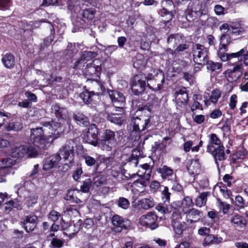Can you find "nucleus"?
I'll return each mask as SVG.
<instances>
[{
    "label": "nucleus",
    "mask_w": 248,
    "mask_h": 248,
    "mask_svg": "<svg viewBox=\"0 0 248 248\" xmlns=\"http://www.w3.org/2000/svg\"><path fill=\"white\" fill-rule=\"evenodd\" d=\"M141 110H137L134 114L130 120L129 124L127 125V130L131 133L139 134L144 131L148 125L150 119L143 115H140Z\"/></svg>",
    "instance_id": "nucleus-1"
},
{
    "label": "nucleus",
    "mask_w": 248,
    "mask_h": 248,
    "mask_svg": "<svg viewBox=\"0 0 248 248\" xmlns=\"http://www.w3.org/2000/svg\"><path fill=\"white\" fill-rule=\"evenodd\" d=\"M147 82V86L152 90L156 91L162 88L164 82V74L155 69H153L145 77Z\"/></svg>",
    "instance_id": "nucleus-2"
},
{
    "label": "nucleus",
    "mask_w": 248,
    "mask_h": 248,
    "mask_svg": "<svg viewBox=\"0 0 248 248\" xmlns=\"http://www.w3.org/2000/svg\"><path fill=\"white\" fill-rule=\"evenodd\" d=\"M46 128L42 127L31 129V130L30 140L40 149H45L50 145V141L47 139V136H44V132Z\"/></svg>",
    "instance_id": "nucleus-3"
},
{
    "label": "nucleus",
    "mask_w": 248,
    "mask_h": 248,
    "mask_svg": "<svg viewBox=\"0 0 248 248\" xmlns=\"http://www.w3.org/2000/svg\"><path fill=\"white\" fill-rule=\"evenodd\" d=\"M193 61L197 64L203 66L209 60L208 49L203 45L196 44L192 48Z\"/></svg>",
    "instance_id": "nucleus-4"
},
{
    "label": "nucleus",
    "mask_w": 248,
    "mask_h": 248,
    "mask_svg": "<svg viewBox=\"0 0 248 248\" xmlns=\"http://www.w3.org/2000/svg\"><path fill=\"white\" fill-rule=\"evenodd\" d=\"M229 35L225 33L223 34L220 38V44L221 45L222 47L220 48V50L218 52V56L221 60L223 62L231 61L232 58H237L238 60H239V58L245 52V50L244 49H242L237 52L232 53L231 54L222 52L221 51V49L222 48L226 49L227 46L229 45L230 42L229 40Z\"/></svg>",
    "instance_id": "nucleus-5"
},
{
    "label": "nucleus",
    "mask_w": 248,
    "mask_h": 248,
    "mask_svg": "<svg viewBox=\"0 0 248 248\" xmlns=\"http://www.w3.org/2000/svg\"><path fill=\"white\" fill-rule=\"evenodd\" d=\"M37 155L36 149L30 144L24 145L13 148L11 155L14 158L32 157Z\"/></svg>",
    "instance_id": "nucleus-6"
},
{
    "label": "nucleus",
    "mask_w": 248,
    "mask_h": 248,
    "mask_svg": "<svg viewBox=\"0 0 248 248\" xmlns=\"http://www.w3.org/2000/svg\"><path fill=\"white\" fill-rule=\"evenodd\" d=\"M113 112H109L108 108L105 109V114L107 115V119L110 122L116 124L121 125L124 124L126 121V116L123 113V109L122 107L113 108Z\"/></svg>",
    "instance_id": "nucleus-7"
},
{
    "label": "nucleus",
    "mask_w": 248,
    "mask_h": 248,
    "mask_svg": "<svg viewBox=\"0 0 248 248\" xmlns=\"http://www.w3.org/2000/svg\"><path fill=\"white\" fill-rule=\"evenodd\" d=\"M115 133L110 129H106L104 135L99 140L98 146L103 150L110 151L116 144Z\"/></svg>",
    "instance_id": "nucleus-8"
},
{
    "label": "nucleus",
    "mask_w": 248,
    "mask_h": 248,
    "mask_svg": "<svg viewBox=\"0 0 248 248\" xmlns=\"http://www.w3.org/2000/svg\"><path fill=\"white\" fill-rule=\"evenodd\" d=\"M208 11L205 8H203L199 0H195L190 1L188 5L186 10L187 16L189 17L193 16V14H195L196 17H200L202 16H205L207 14Z\"/></svg>",
    "instance_id": "nucleus-9"
},
{
    "label": "nucleus",
    "mask_w": 248,
    "mask_h": 248,
    "mask_svg": "<svg viewBox=\"0 0 248 248\" xmlns=\"http://www.w3.org/2000/svg\"><path fill=\"white\" fill-rule=\"evenodd\" d=\"M43 126L49 129L51 132V134L47 136V139L50 141V144L55 140L60 137L62 133L61 124L60 123L51 121V122H46Z\"/></svg>",
    "instance_id": "nucleus-10"
},
{
    "label": "nucleus",
    "mask_w": 248,
    "mask_h": 248,
    "mask_svg": "<svg viewBox=\"0 0 248 248\" xmlns=\"http://www.w3.org/2000/svg\"><path fill=\"white\" fill-rule=\"evenodd\" d=\"M74 154V144L71 140H68L59 150L55 155H58L61 160L64 161L72 158Z\"/></svg>",
    "instance_id": "nucleus-11"
},
{
    "label": "nucleus",
    "mask_w": 248,
    "mask_h": 248,
    "mask_svg": "<svg viewBox=\"0 0 248 248\" xmlns=\"http://www.w3.org/2000/svg\"><path fill=\"white\" fill-rule=\"evenodd\" d=\"M157 216L154 212H150L142 216L140 219V224L151 230L156 229L158 225L156 223Z\"/></svg>",
    "instance_id": "nucleus-12"
},
{
    "label": "nucleus",
    "mask_w": 248,
    "mask_h": 248,
    "mask_svg": "<svg viewBox=\"0 0 248 248\" xmlns=\"http://www.w3.org/2000/svg\"><path fill=\"white\" fill-rule=\"evenodd\" d=\"M38 217L36 216L31 214L24 216L21 218L22 227L27 232H32L36 227Z\"/></svg>",
    "instance_id": "nucleus-13"
},
{
    "label": "nucleus",
    "mask_w": 248,
    "mask_h": 248,
    "mask_svg": "<svg viewBox=\"0 0 248 248\" xmlns=\"http://www.w3.org/2000/svg\"><path fill=\"white\" fill-rule=\"evenodd\" d=\"M146 87V79L136 76L131 83V90L135 95H139L142 93Z\"/></svg>",
    "instance_id": "nucleus-14"
},
{
    "label": "nucleus",
    "mask_w": 248,
    "mask_h": 248,
    "mask_svg": "<svg viewBox=\"0 0 248 248\" xmlns=\"http://www.w3.org/2000/svg\"><path fill=\"white\" fill-rule=\"evenodd\" d=\"M98 130L96 125L92 124L88 128L85 137L86 141L94 146H97L99 141L98 140Z\"/></svg>",
    "instance_id": "nucleus-15"
},
{
    "label": "nucleus",
    "mask_w": 248,
    "mask_h": 248,
    "mask_svg": "<svg viewBox=\"0 0 248 248\" xmlns=\"http://www.w3.org/2000/svg\"><path fill=\"white\" fill-rule=\"evenodd\" d=\"M217 148L214 149L208 152L211 154L215 159V163L218 168V161H222L227 158L225 154V147L223 145L217 146Z\"/></svg>",
    "instance_id": "nucleus-16"
},
{
    "label": "nucleus",
    "mask_w": 248,
    "mask_h": 248,
    "mask_svg": "<svg viewBox=\"0 0 248 248\" xmlns=\"http://www.w3.org/2000/svg\"><path fill=\"white\" fill-rule=\"evenodd\" d=\"M176 103L180 107H183L186 105L188 96L185 88L176 91L174 93Z\"/></svg>",
    "instance_id": "nucleus-17"
},
{
    "label": "nucleus",
    "mask_w": 248,
    "mask_h": 248,
    "mask_svg": "<svg viewBox=\"0 0 248 248\" xmlns=\"http://www.w3.org/2000/svg\"><path fill=\"white\" fill-rule=\"evenodd\" d=\"M185 213L186 214V220L189 223L197 222L201 217V212L195 208L188 209L185 211Z\"/></svg>",
    "instance_id": "nucleus-18"
},
{
    "label": "nucleus",
    "mask_w": 248,
    "mask_h": 248,
    "mask_svg": "<svg viewBox=\"0 0 248 248\" xmlns=\"http://www.w3.org/2000/svg\"><path fill=\"white\" fill-rule=\"evenodd\" d=\"M112 224L116 226L127 230L130 227L131 222L128 219H124L118 215H114L112 217Z\"/></svg>",
    "instance_id": "nucleus-19"
},
{
    "label": "nucleus",
    "mask_w": 248,
    "mask_h": 248,
    "mask_svg": "<svg viewBox=\"0 0 248 248\" xmlns=\"http://www.w3.org/2000/svg\"><path fill=\"white\" fill-rule=\"evenodd\" d=\"M108 92L114 105H122L124 102L125 97L121 93L114 90H108Z\"/></svg>",
    "instance_id": "nucleus-20"
},
{
    "label": "nucleus",
    "mask_w": 248,
    "mask_h": 248,
    "mask_svg": "<svg viewBox=\"0 0 248 248\" xmlns=\"http://www.w3.org/2000/svg\"><path fill=\"white\" fill-rule=\"evenodd\" d=\"M141 170H140L141 174H139L141 179L139 181L140 184L145 185L150 178L151 170L150 166L147 164L141 165Z\"/></svg>",
    "instance_id": "nucleus-21"
},
{
    "label": "nucleus",
    "mask_w": 248,
    "mask_h": 248,
    "mask_svg": "<svg viewBox=\"0 0 248 248\" xmlns=\"http://www.w3.org/2000/svg\"><path fill=\"white\" fill-rule=\"evenodd\" d=\"M209 140L207 146V151H210L217 148V146H222L223 143L216 134L212 133L208 136Z\"/></svg>",
    "instance_id": "nucleus-22"
},
{
    "label": "nucleus",
    "mask_w": 248,
    "mask_h": 248,
    "mask_svg": "<svg viewBox=\"0 0 248 248\" xmlns=\"http://www.w3.org/2000/svg\"><path fill=\"white\" fill-rule=\"evenodd\" d=\"M61 160V158L58 155H52L46 160L43 169L45 170H49L59 164Z\"/></svg>",
    "instance_id": "nucleus-23"
},
{
    "label": "nucleus",
    "mask_w": 248,
    "mask_h": 248,
    "mask_svg": "<svg viewBox=\"0 0 248 248\" xmlns=\"http://www.w3.org/2000/svg\"><path fill=\"white\" fill-rule=\"evenodd\" d=\"M230 223L233 227L243 228L247 225L245 218L239 214H235L230 219Z\"/></svg>",
    "instance_id": "nucleus-24"
},
{
    "label": "nucleus",
    "mask_w": 248,
    "mask_h": 248,
    "mask_svg": "<svg viewBox=\"0 0 248 248\" xmlns=\"http://www.w3.org/2000/svg\"><path fill=\"white\" fill-rule=\"evenodd\" d=\"M51 109L59 119H65L68 116V111L66 108L61 107L58 104H54L52 106Z\"/></svg>",
    "instance_id": "nucleus-25"
},
{
    "label": "nucleus",
    "mask_w": 248,
    "mask_h": 248,
    "mask_svg": "<svg viewBox=\"0 0 248 248\" xmlns=\"http://www.w3.org/2000/svg\"><path fill=\"white\" fill-rule=\"evenodd\" d=\"M73 118L76 122L80 126H87L90 122L88 118L82 113H77L73 115Z\"/></svg>",
    "instance_id": "nucleus-26"
},
{
    "label": "nucleus",
    "mask_w": 248,
    "mask_h": 248,
    "mask_svg": "<svg viewBox=\"0 0 248 248\" xmlns=\"http://www.w3.org/2000/svg\"><path fill=\"white\" fill-rule=\"evenodd\" d=\"M1 61L4 66L7 68H12L15 64L14 56L11 53H7L2 58Z\"/></svg>",
    "instance_id": "nucleus-27"
},
{
    "label": "nucleus",
    "mask_w": 248,
    "mask_h": 248,
    "mask_svg": "<svg viewBox=\"0 0 248 248\" xmlns=\"http://www.w3.org/2000/svg\"><path fill=\"white\" fill-rule=\"evenodd\" d=\"M92 86L93 90L91 92L93 94L99 95L104 92L105 87L102 83L97 80H91Z\"/></svg>",
    "instance_id": "nucleus-28"
},
{
    "label": "nucleus",
    "mask_w": 248,
    "mask_h": 248,
    "mask_svg": "<svg viewBox=\"0 0 248 248\" xmlns=\"http://www.w3.org/2000/svg\"><path fill=\"white\" fill-rule=\"evenodd\" d=\"M187 169L191 174H197L199 170V164L196 160H191L187 163Z\"/></svg>",
    "instance_id": "nucleus-29"
},
{
    "label": "nucleus",
    "mask_w": 248,
    "mask_h": 248,
    "mask_svg": "<svg viewBox=\"0 0 248 248\" xmlns=\"http://www.w3.org/2000/svg\"><path fill=\"white\" fill-rule=\"evenodd\" d=\"M78 51V49L75 43H69L64 53L65 56L72 58L77 53Z\"/></svg>",
    "instance_id": "nucleus-30"
},
{
    "label": "nucleus",
    "mask_w": 248,
    "mask_h": 248,
    "mask_svg": "<svg viewBox=\"0 0 248 248\" xmlns=\"http://www.w3.org/2000/svg\"><path fill=\"white\" fill-rule=\"evenodd\" d=\"M207 66V69L212 72H220L222 68V63L219 62H215L211 61H209L205 63Z\"/></svg>",
    "instance_id": "nucleus-31"
},
{
    "label": "nucleus",
    "mask_w": 248,
    "mask_h": 248,
    "mask_svg": "<svg viewBox=\"0 0 248 248\" xmlns=\"http://www.w3.org/2000/svg\"><path fill=\"white\" fill-rule=\"evenodd\" d=\"M209 192H202L200 194L196 201L195 204L198 207H202L206 204L207 202V197L210 195Z\"/></svg>",
    "instance_id": "nucleus-32"
},
{
    "label": "nucleus",
    "mask_w": 248,
    "mask_h": 248,
    "mask_svg": "<svg viewBox=\"0 0 248 248\" xmlns=\"http://www.w3.org/2000/svg\"><path fill=\"white\" fill-rule=\"evenodd\" d=\"M140 202L141 207L145 210L151 208L155 205L154 199L151 197L142 199L140 201Z\"/></svg>",
    "instance_id": "nucleus-33"
},
{
    "label": "nucleus",
    "mask_w": 248,
    "mask_h": 248,
    "mask_svg": "<svg viewBox=\"0 0 248 248\" xmlns=\"http://www.w3.org/2000/svg\"><path fill=\"white\" fill-rule=\"evenodd\" d=\"M15 162L16 161L15 160L9 158H7L0 160V167L1 170L11 167L15 164Z\"/></svg>",
    "instance_id": "nucleus-34"
},
{
    "label": "nucleus",
    "mask_w": 248,
    "mask_h": 248,
    "mask_svg": "<svg viewBox=\"0 0 248 248\" xmlns=\"http://www.w3.org/2000/svg\"><path fill=\"white\" fill-rule=\"evenodd\" d=\"M180 38L178 34H172L168 37L167 42L170 46L175 47L180 42Z\"/></svg>",
    "instance_id": "nucleus-35"
},
{
    "label": "nucleus",
    "mask_w": 248,
    "mask_h": 248,
    "mask_svg": "<svg viewBox=\"0 0 248 248\" xmlns=\"http://www.w3.org/2000/svg\"><path fill=\"white\" fill-rule=\"evenodd\" d=\"M82 20L86 21V20H91L94 17V12L93 9H85L82 11Z\"/></svg>",
    "instance_id": "nucleus-36"
},
{
    "label": "nucleus",
    "mask_w": 248,
    "mask_h": 248,
    "mask_svg": "<svg viewBox=\"0 0 248 248\" xmlns=\"http://www.w3.org/2000/svg\"><path fill=\"white\" fill-rule=\"evenodd\" d=\"M97 53L93 51H85L82 53L80 56L81 60L84 61H89L95 58Z\"/></svg>",
    "instance_id": "nucleus-37"
},
{
    "label": "nucleus",
    "mask_w": 248,
    "mask_h": 248,
    "mask_svg": "<svg viewBox=\"0 0 248 248\" xmlns=\"http://www.w3.org/2000/svg\"><path fill=\"white\" fill-rule=\"evenodd\" d=\"M194 204L192 199L190 197H185L182 202V206L183 210L185 212V209H188L191 207Z\"/></svg>",
    "instance_id": "nucleus-38"
},
{
    "label": "nucleus",
    "mask_w": 248,
    "mask_h": 248,
    "mask_svg": "<svg viewBox=\"0 0 248 248\" xmlns=\"http://www.w3.org/2000/svg\"><path fill=\"white\" fill-rule=\"evenodd\" d=\"M93 94L91 92H84L80 94V97L86 104H90L92 101V96Z\"/></svg>",
    "instance_id": "nucleus-39"
},
{
    "label": "nucleus",
    "mask_w": 248,
    "mask_h": 248,
    "mask_svg": "<svg viewBox=\"0 0 248 248\" xmlns=\"http://www.w3.org/2000/svg\"><path fill=\"white\" fill-rule=\"evenodd\" d=\"M84 73L86 76H93L96 74V69L92 63L87 64L86 68L83 70Z\"/></svg>",
    "instance_id": "nucleus-40"
},
{
    "label": "nucleus",
    "mask_w": 248,
    "mask_h": 248,
    "mask_svg": "<svg viewBox=\"0 0 248 248\" xmlns=\"http://www.w3.org/2000/svg\"><path fill=\"white\" fill-rule=\"evenodd\" d=\"M106 179L102 174H99L96 176L93 179V184L97 187L106 184Z\"/></svg>",
    "instance_id": "nucleus-41"
},
{
    "label": "nucleus",
    "mask_w": 248,
    "mask_h": 248,
    "mask_svg": "<svg viewBox=\"0 0 248 248\" xmlns=\"http://www.w3.org/2000/svg\"><path fill=\"white\" fill-rule=\"evenodd\" d=\"M170 193L167 186H163V189L161 190L162 199L164 203H170Z\"/></svg>",
    "instance_id": "nucleus-42"
},
{
    "label": "nucleus",
    "mask_w": 248,
    "mask_h": 248,
    "mask_svg": "<svg viewBox=\"0 0 248 248\" xmlns=\"http://www.w3.org/2000/svg\"><path fill=\"white\" fill-rule=\"evenodd\" d=\"M175 233L181 234L185 228V226L182 222H174L171 224Z\"/></svg>",
    "instance_id": "nucleus-43"
},
{
    "label": "nucleus",
    "mask_w": 248,
    "mask_h": 248,
    "mask_svg": "<svg viewBox=\"0 0 248 248\" xmlns=\"http://www.w3.org/2000/svg\"><path fill=\"white\" fill-rule=\"evenodd\" d=\"M64 244L63 241L56 237L52 238L49 247L50 248H61Z\"/></svg>",
    "instance_id": "nucleus-44"
},
{
    "label": "nucleus",
    "mask_w": 248,
    "mask_h": 248,
    "mask_svg": "<svg viewBox=\"0 0 248 248\" xmlns=\"http://www.w3.org/2000/svg\"><path fill=\"white\" fill-rule=\"evenodd\" d=\"M221 92L218 89H216L212 92L211 95L210 96L211 102L216 103L219 98L221 96Z\"/></svg>",
    "instance_id": "nucleus-45"
},
{
    "label": "nucleus",
    "mask_w": 248,
    "mask_h": 248,
    "mask_svg": "<svg viewBox=\"0 0 248 248\" xmlns=\"http://www.w3.org/2000/svg\"><path fill=\"white\" fill-rule=\"evenodd\" d=\"M217 201L220 210L222 211L224 214H227L230 208V205L226 202H222L219 199H217Z\"/></svg>",
    "instance_id": "nucleus-46"
},
{
    "label": "nucleus",
    "mask_w": 248,
    "mask_h": 248,
    "mask_svg": "<svg viewBox=\"0 0 248 248\" xmlns=\"http://www.w3.org/2000/svg\"><path fill=\"white\" fill-rule=\"evenodd\" d=\"M61 217V214L54 210L51 211L47 215L48 219L53 222L57 221Z\"/></svg>",
    "instance_id": "nucleus-47"
},
{
    "label": "nucleus",
    "mask_w": 248,
    "mask_h": 248,
    "mask_svg": "<svg viewBox=\"0 0 248 248\" xmlns=\"http://www.w3.org/2000/svg\"><path fill=\"white\" fill-rule=\"evenodd\" d=\"M92 181L91 179H87L83 181V185L80 187V190L84 193L88 192L90 189Z\"/></svg>",
    "instance_id": "nucleus-48"
},
{
    "label": "nucleus",
    "mask_w": 248,
    "mask_h": 248,
    "mask_svg": "<svg viewBox=\"0 0 248 248\" xmlns=\"http://www.w3.org/2000/svg\"><path fill=\"white\" fill-rule=\"evenodd\" d=\"M219 22L218 20L215 17L208 16L207 17V27L212 28L217 27L219 25Z\"/></svg>",
    "instance_id": "nucleus-49"
},
{
    "label": "nucleus",
    "mask_w": 248,
    "mask_h": 248,
    "mask_svg": "<svg viewBox=\"0 0 248 248\" xmlns=\"http://www.w3.org/2000/svg\"><path fill=\"white\" fill-rule=\"evenodd\" d=\"M231 33L235 35H243L246 33V30L243 27H235L234 26H231Z\"/></svg>",
    "instance_id": "nucleus-50"
},
{
    "label": "nucleus",
    "mask_w": 248,
    "mask_h": 248,
    "mask_svg": "<svg viewBox=\"0 0 248 248\" xmlns=\"http://www.w3.org/2000/svg\"><path fill=\"white\" fill-rule=\"evenodd\" d=\"M159 172L161 173L163 178H165L168 176H170L172 174V170L166 166H164L159 169Z\"/></svg>",
    "instance_id": "nucleus-51"
},
{
    "label": "nucleus",
    "mask_w": 248,
    "mask_h": 248,
    "mask_svg": "<svg viewBox=\"0 0 248 248\" xmlns=\"http://www.w3.org/2000/svg\"><path fill=\"white\" fill-rule=\"evenodd\" d=\"M118 205L120 207L126 209L128 208L129 206V202L127 199L121 197L118 201Z\"/></svg>",
    "instance_id": "nucleus-52"
},
{
    "label": "nucleus",
    "mask_w": 248,
    "mask_h": 248,
    "mask_svg": "<svg viewBox=\"0 0 248 248\" xmlns=\"http://www.w3.org/2000/svg\"><path fill=\"white\" fill-rule=\"evenodd\" d=\"M168 203H159L155 209L162 214H167L169 212Z\"/></svg>",
    "instance_id": "nucleus-53"
},
{
    "label": "nucleus",
    "mask_w": 248,
    "mask_h": 248,
    "mask_svg": "<svg viewBox=\"0 0 248 248\" xmlns=\"http://www.w3.org/2000/svg\"><path fill=\"white\" fill-rule=\"evenodd\" d=\"M62 78L61 77H53L51 76L50 78L47 80V84L54 86L58 85L59 83L62 82Z\"/></svg>",
    "instance_id": "nucleus-54"
},
{
    "label": "nucleus",
    "mask_w": 248,
    "mask_h": 248,
    "mask_svg": "<svg viewBox=\"0 0 248 248\" xmlns=\"http://www.w3.org/2000/svg\"><path fill=\"white\" fill-rule=\"evenodd\" d=\"M138 159L139 156L133 153L128 159V164L131 166L136 167L139 163Z\"/></svg>",
    "instance_id": "nucleus-55"
},
{
    "label": "nucleus",
    "mask_w": 248,
    "mask_h": 248,
    "mask_svg": "<svg viewBox=\"0 0 248 248\" xmlns=\"http://www.w3.org/2000/svg\"><path fill=\"white\" fill-rule=\"evenodd\" d=\"M171 224L174 222H182V214L179 211H175L173 212L171 217Z\"/></svg>",
    "instance_id": "nucleus-56"
},
{
    "label": "nucleus",
    "mask_w": 248,
    "mask_h": 248,
    "mask_svg": "<svg viewBox=\"0 0 248 248\" xmlns=\"http://www.w3.org/2000/svg\"><path fill=\"white\" fill-rule=\"evenodd\" d=\"M215 235L211 234H208L204 238L203 245L206 246L214 243Z\"/></svg>",
    "instance_id": "nucleus-57"
},
{
    "label": "nucleus",
    "mask_w": 248,
    "mask_h": 248,
    "mask_svg": "<svg viewBox=\"0 0 248 248\" xmlns=\"http://www.w3.org/2000/svg\"><path fill=\"white\" fill-rule=\"evenodd\" d=\"M243 65L242 63L237 64L234 66L231 72L237 73L238 74H242Z\"/></svg>",
    "instance_id": "nucleus-58"
},
{
    "label": "nucleus",
    "mask_w": 248,
    "mask_h": 248,
    "mask_svg": "<svg viewBox=\"0 0 248 248\" xmlns=\"http://www.w3.org/2000/svg\"><path fill=\"white\" fill-rule=\"evenodd\" d=\"M224 8L220 5H216L214 8V11L216 15L220 16L224 14Z\"/></svg>",
    "instance_id": "nucleus-59"
},
{
    "label": "nucleus",
    "mask_w": 248,
    "mask_h": 248,
    "mask_svg": "<svg viewBox=\"0 0 248 248\" xmlns=\"http://www.w3.org/2000/svg\"><path fill=\"white\" fill-rule=\"evenodd\" d=\"M236 103L237 96L236 94H232L230 97L229 104V106L231 109H233L235 108Z\"/></svg>",
    "instance_id": "nucleus-60"
},
{
    "label": "nucleus",
    "mask_w": 248,
    "mask_h": 248,
    "mask_svg": "<svg viewBox=\"0 0 248 248\" xmlns=\"http://www.w3.org/2000/svg\"><path fill=\"white\" fill-rule=\"evenodd\" d=\"M86 164L88 166H93L95 164L96 161L94 158L90 156H86L84 157Z\"/></svg>",
    "instance_id": "nucleus-61"
},
{
    "label": "nucleus",
    "mask_w": 248,
    "mask_h": 248,
    "mask_svg": "<svg viewBox=\"0 0 248 248\" xmlns=\"http://www.w3.org/2000/svg\"><path fill=\"white\" fill-rule=\"evenodd\" d=\"M12 207L17 208L15 202L13 200H10L6 203L5 206V211L9 212L11 210Z\"/></svg>",
    "instance_id": "nucleus-62"
},
{
    "label": "nucleus",
    "mask_w": 248,
    "mask_h": 248,
    "mask_svg": "<svg viewBox=\"0 0 248 248\" xmlns=\"http://www.w3.org/2000/svg\"><path fill=\"white\" fill-rule=\"evenodd\" d=\"M210 232V228L206 227H201L198 230V233L201 235H207Z\"/></svg>",
    "instance_id": "nucleus-63"
},
{
    "label": "nucleus",
    "mask_w": 248,
    "mask_h": 248,
    "mask_svg": "<svg viewBox=\"0 0 248 248\" xmlns=\"http://www.w3.org/2000/svg\"><path fill=\"white\" fill-rule=\"evenodd\" d=\"M82 173V170L81 168H78L73 174V178L76 180L78 181L80 177L81 174Z\"/></svg>",
    "instance_id": "nucleus-64"
}]
</instances>
